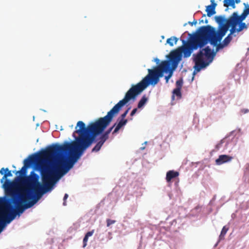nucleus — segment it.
<instances>
[{
	"instance_id": "nucleus-2",
	"label": "nucleus",
	"mask_w": 249,
	"mask_h": 249,
	"mask_svg": "<svg viewBox=\"0 0 249 249\" xmlns=\"http://www.w3.org/2000/svg\"><path fill=\"white\" fill-rule=\"evenodd\" d=\"M119 111L110 110L106 116L91 122L87 127L83 122L78 121L74 132L78 134V137L71 142L53 145L42 154L63 177L73 167L84 151L95 141L96 136L105 129Z\"/></svg>"
},
{
	"instance_id": "nucleus-41",
	"label": "nucleus",
	"mask_w": 249,
	"mask_h": 249,
	"mask_svg": "<svg viewBox=\"0 0 249 249\" xmlns=\"http://www.w3.org/2000/svg\"><path fill=\"white\" fill-rule=\"evenodd\" d=\"M35 116H33V120L35 121Z\"/></svg>"
},
{
	"instance_id": "nucleus-19",
	"label": "nucleus",
	"mask_w": 249,
	"mask_h": 249,
	"mask_svg": "<svg viewBox=\"0 0 249 249\" xmlns=\"http://www.w3.org/2000/svg\"><path fill=\"white\" fill-rule=\"evenodd\" d=\"M228 229L226 227V226L223 227L222 231L221 232V233L219 235V239H222L224 235L226 234V232L228 231Z\"/></svg>"
},
{
	"instance_id": "nucleus-11",
	"label": "nucleus",
	"mask_w": 249,
	"mask_h": 249,
	"mask_svg": "<svg viewBox=\"0 0 249 249\" xmlns=\"http://www.w3.org/2000/svg\"><path fill=\"white\" fill-rule=\"evenodd\" d=\"M127 122V119H119L118 123L116 124V126L113 132V133H117L120 129L124 126ZM116 124L114 125V126Z\"/></svg>"
},
{
	"instance_id": "nucleus-16",
	"label": "nucleus",
	"mask_w": 249,
	"mask_h": 249,
	"mask_svg": "<svg viewBox=\"0 0 249 249\" xmlns=\"http://www.w3.org/2000/svg\"><path fill=\"white\" fill-rule=\"evenodd\" d=\"M224 6L226 7H228L229 6H231L233 9L235 8L236 7L234 0H224Z\"/></svg>"
},
{
	"instance_id": "nucleus-39",
	"label": "nucleus",
	"mask_w": 249,
	"mask_h": 249,
	"mask_svg": "<svg viewBox=\"0 0 249 249\" xmlns=\"http://www.w3.org/2000/svg\"><path fill=\"white\" fill-rule=\"evenodd\" d=\"M156 61L157 62H159V60L158 58H156Z\"/></svg>"
},
{
	"instance_id": "nucleus-40",
	"label": "nucleus",
	"mask_w": 249,
	"mask_h": 249,
	"mask_svg": "<svg viewBox=\"0 0 249 249\" xmlns=\"http://www.w3.org/2000/svg\"><path fill=\"white\" fill-rule=\"evenodd\" d=\"M60 130H63V128H62V126L60 127Z\"/></svg>"
},
{
	"instance_id": "nucleus-34",
	"label": "nucleus",
	"mask_w": 249,
	"mask_h": 249,
	"mask_svg": "<svg viewBox=\"0 0 249 249\" xmlns=\"http://www.w3.org/2000/svg\"><path fill=\"white\" fill-rule=\"evenodd\" d=\"M147 142L145 141V142H144V143H143L142 144V145H146V144H147Z\"/></svg>"
},
{
	"instance_id": "nucleus-42",
	"label": "nucleus",
	"mask_w": 249,
	"mask_h": 249,
	"mask_svg": "<svg viewBox=\"0 0 249 249\" xmlns=\"http://www.w3.org/2000/svg\"><path fill=\"white\" fill-rule=\"evenodd\" d=\"M205 16H206V15L205 14L203 15V17H205Z\"/></svg>"
},
{
	"instance_id": "nucleus-6",
	"label": "nucleus",
	"mask_w": 249,
	"mask_h": 249,
	"mask_svg": "<svg viewBox=\"0 0 249 249\" xmlns=\"http://www.w3.org/2000/svg\"><path fill=\"white\" fill-rule=\"evenodd\" d=\"M214 54L209 47L200 50L197 54H193V60L195 62L194 68L195 71L199 72L202 69L206 67L212 62Z\"/></svg>"
},
{
	"instance_id": "nucleus-17",
	"label": "nucleus",
	"mask_w": 249,
	"mask_h": 249,
	"mask_svg": "<svg viewBox=\"0 0 249 249\" xmlns=\"http://www.w3.org/2000/svg\"><path fill=\"white\" fill-rule=\"evenodd\" d=\"M178 41V38L175 36H172L170 38H169L167 39L166 42L168 43L170 46H173L174 43L176 44H177Z\"/></svg>"
},
{
	"instance_id": "nucleus-18",
	"label": "nucleus",
	"mask_w": 249,
	"mask_h": 249,
	"mask_svg": "<svg viewBox=\"0 0 249 249\" xmlns=\"http://www.w3.org/2000/svg\"><path fill=\"white\" fill-rule=\"evenodd\" d=\"M103 144V142L99 141L95 145V146L92 149V151L97 152L99 151Z\"/></svg>"
},
{
	"instance_id": "nucleus-35",
	"label": "nucleus",
	"mask_w": 249,
	"mask_h": 249,
	"mask_svg": "<svg viewBox=\"0 0 249 249\" xmlns=\"http://www.w3.org/2000/svg\"><path fill=\"white\" fill-rule=\"evenodd\" d=\"M199 22L200 23H203V19H200L199 20Z\"/></svg>"
},
{
	"instance_id": "nucleus-9",
	"label": "nucleus",
	"mask_w": 249,
	"mask_h": 249,
	"mask_svg": "<svg viewBox=\"0 0 249 249\" xmlns=\"http://www.w3.org/2000/svg\"><path fill=\"white\" fill-rule=\"evenodd\" d=\"M211 4L206 6V11L208 17H211L215 14L216 12L215 10L217 4L214 2V0H211Z\"/></svg>"
},
{
	"instance_id": "nucleus-38",
	"label": "nucleus",
	"mask_w": 249,
	"mask_h": 249,
	"mask_svg": "<svg viewBox=\"0 0 249 249\" xmlns=\"http://www.w3.org/2000/svg\"><path fill=\"white\" fill-rule=\"evenodd\" d=\"M205 23H208V20L206 19L205 21Z\"/></svg>"
},
{
	"instance_id": "nucleus-29",
	"label": "nucleus",
	"mask_w": 249,
	"mask_h": 249,
	"mask_svg": "<svg viewBox=\"0 0 249 249\" xmlns=\"http://www.w3.org/2000/svg\"><path fill=\"white\" fill-rule=\"evenodd\" d=\"M189 23L191 25H192V26H193V25H196V24L197 23V20H196V19H194V21H193L192 22H189Z\"/></svg>"
},
{
	"instance_id": "nucleus-4",
	"label": "nucleus",
	"mask_w": 249,
	"mask_h": 249,
	"mask_svg": "<svg viewBox=\"0 0 249 249\" xmlns=\"http://www.w3.org/2000/svg\"><path fill=\"white\" fill-rule=\"evenodd\" d=\"M213 31V27L210 25L202 26L188 42L183 40V46L179 48V51L183 53L184 57L190 56L194 50L204 47L209 42L212 45L216 44Z\"/></svg>"
},
{
	"instance_id": "nucleus-28",
	"label": "nucleus",
	"mask_w": 249,
	"mask_h": 249,
	"mask_svg": "<svg viewBox=\"0 0 249 249\" xmlns=\"http://www.w3.org/2000/svg\"><path fill=\"white\" fill-rule=\"evenodd\" d=\"M128 111V110H126L125 112L122 115L121 118L120 119H124V118H125V117L126 116V114H127Z\"/></svg>"
},
{
	"instance_id": "nucleus-25",
	"label": "nucleus",
	"mask_w": 249,
	"mask_h": 249,
	"mask_svg": "<svg viewBox=\"0 0 249 249\" xmlns=\"http://www.w3.org/2000/svg\"><path fill=\"white\" fill-rule=\"evenodd\" d=\"M88 237H87L86 236H85V237L84 238V239H83V247H85L87 245V242H88Z\"/></svg>"
},
{
	"instance_id": "nucleus-1",
	"label": "nucleus",
	"mask_w": 249,
	"mask_h": 249,
	"mask_svg": "<svg viewBox=\"0 0 249 249\" xmlns=\"http://www.w3.org/2000/svg\"><path fill=\"white\" fill-rule=\"evenodd\" d=\"M42 183L39 182V176L34 175L23 178L19 186L14 181H9L12 176L8 168H2L0 174L2 188L6 195L0 197V233L7 225L24 211L34 206L45 193L51 191L62 177L42 154L41 160Z\"/></svg>"
},
{
	"instance_id": "nucleus-27",
	"label": "nucleus",
	"mask_w": 249,
	"mask_h": 249,
	"mask_svg": "<svg viewBox=\"0 0 249 249\" xmlns=\"http://www.w3.org/2000/svg\"><path fill=\"white\" fill-rule=\"evenodd\" d=\"M68 195L67 194H66L65 195L64 198H63L64 202H63V204L64 206L66 205V200L68 198Z\"/></svg>"
},
{
	"instance_id": "nucleus-3",
	"label": "nucleus",
	"mask_w": 249,
	"mask_h": 249,
	"mask_svg": "<svg viewBox=\"0 0 249 249\" xmlns=\"http://www.w3.org/2000/svg\"><path fill=\"white\" fill-rule=\"evenodd\" d=\"M171 64L168 60H164L153 70L148 69V74L142 80L136 85H132L131 88L125 93L123 99L120 100L111 109H121L125 107L126 109H131L132 105L135 102L137 96L140 95L149 84L155 85L159 81L160 77L163 75V72L169 71V74L165 76L166 81L167 83L169 79L172 75V71L171 70Z\"/></svg>"
},
{
	"instance_id": "nucleus-22",
	"label": "nucleus",
	"mask_w": 249,
	"mask_h": 249,
	"mask_svg": "<svg viewBox=\"0 0 249 249\" xmlns=\"http://www.w3.org/2000/svg\"><path fill=\"white\" fill-rule=\"evenodd\" d=\"M108 135H107V133H105L100 138V142H102L103 143L105 142V141L108 139Z\"/></svg>"
},
{
	"instance_id": "nucleus-23",
	"label": "nucleus",
	"mask_w": 249,
	"mask_h": 249,
	"mask_svg": "<svg viewBox=\"0 0 249 249\" xmlns=\"http://www.w3.org/2000/svg\"><path fill=\"white\" fill-rule=\"evenodd\" d=\"M182 84L183 81L181 79L177 81L176 83V88H179V89H181L182 86Z\"/></svg>"
},
{
	"instance_id": "nucleus-5",
	"label": "nucleus",
	"mask_w": 249,
	"mask_h": 249,
	"mask_svg": "<svg viewBox=\"0 0 249 249\" xmlns=\"http://www.w3.org/2000/svg\"><path fill=\"white\" fill-rule=\"evenodd\" d=\"M240 16L237 12L233 13L228 18L227 24H224L216 30L213 27V32L214 36L217 42L222 40L227 33L230 27L232 28L234 26L235 33H239L244 29H247L248 25L245 22H243L244 19H240Z\"/></svg>"
},
{
	"instance_id": "nucleus-26",
	"label": "nucleus",
	"mask_w": 249,
	"mask_h": 249,
	"mask_svg": "<svg viewBox=\"0 0 249 249\" xmlns=\"http://www.w3.org/2000/svg\"><path fill=\"white\" fill-rule=\"evenodd\" d=\"M93 233H94L93 231H89L87 233V234H86L85 236H86L87 237H88L89 238V237L93 235Z\"/></svg>"
},
{
	"instance_id": "nucleus-7",
	"label": "nucleus",
	"mask_w": 249,
	"mask_h": 249,
	"mask_svg": "<svg viewBox=\"0 0 249 249\" xmlns=\"http://www.w3.org/2000/svg\"><path fill=\"white\" fill-rule=\"evenodd\" d=\"M35 159V156L33 155L29 156L27 158L24 160V166L22 167L21 170L19 171L21 174H26L27 173L26 167L28 166Z\"/></svg>"
},
{
	"instance_id": "nucleus-43",
	"label": "nucleus",
	"mask_w": 249,
	"mask_h": 249,
	"mask_svg": "<svg viewBox=\"0 0 249 249\" xmlns=\"http://www.w3.org/2000/svg\"><path fill=\"white\" fill-rule=\"evenodd\" d=\"M55 126H56V128H57V125H55Z\"/></svg>"
},
{
	"instance_id": "nucleus-20",
	"label": "nucleus",
	"mask_w": 249,
	"mask_h": 249,
	"mask_svg": "<svg viewBox=\"0 0 249 249\" xmlns=\"http://www.w3.org/2000/svg\"><path fill=\"white\" fill-rule=\"evenodd\" d=\"M181 89H179V88H176L173 90V93L174 94L176 95L177 97L179 98H181V93L180 91Z\"/></svg>"
},
{
	"instance_id": "nucleus-10",
	"label": "nucleus",
	"mask_w": 249,
	"mask_h": 249,
	"mask_svg": "<svg viewBox=\"0 0 249 249\" xmlns=\"http://www.w3.org/2000/svg\"><path fill=\"white\" fill-rule=\"evenodd\" d=\"M230 34L228 35L227 37H226L223 41V42L226 45L228 46L229 44L231 42L232 39V36H236L235 30L234 28V26H233L232 28H231L230 30Z\"/></svg>"
},
{
	"instance_id": "nucleus-31",
	"label": "nucleus",
	"mask_w": 249,
	"mask_h": 249,
	"mask_svg": "<svg viewBox=\"0 0 249 249\" xmlns=\"http://www.w3.org/2000/svg\"><path fill=\"white\" fill-rule=\"evenodd\" d=\"M136 111H137V110H133L132 111L131 113V116L134 115L135 114Z\"/></svg>"
},
{
	"instance_id": "nucleus-36",
	"label": "nucleus",
	"mask_w": 249,
	"mask_h": 249,
	"mask_svg": "<svg viewBox=\"0 0 249 249\" xmlns=\"http://www.w3.org/2000/svg\"><path fill=\"white\" fill-rule=\"evenodd\" d=\"M248 112V110H245L244 111V113H247Z\"/></svg>"
},
{
	"instance_id": "nucleus-13",
	"label": "nucleus",
	"mask_w": 249,
	"mask_h": 249,
	"mask_svg": "<svg viewBox=\"0 0 249 249\" xmlns=\"http://www.w3.org/2000/svg\"><path fill=\"white\" fill-rule=\"evenodd\" d=\"M214 18L216 22L219 24L218 29L221 26V25L224 24H227V20H228V18L226 19L225 17L222 16H215Z\"/></svg>"
},
{
	"instance_id": "nucleus-44",
	"label": "nucleus",
	"mask_w": 249,
	"mask_h": 249,
	"mask_svg": "<svg viewBox=\"0 0 249 249\" xmlns=\"http://www.w3.org/2000/svg\"><path fill=\"white\" fill-rule=\"evenodd\" d=\"M249 12V9L248 10V11H247V12Z\"/></svg>"
},
{
	"instance_id": "nucleus-33",
	"label": "nucleus",
	"mask_w": 249,
	"mask_h": 249,
	"mask_svg": "<svg viewBox=\"0 0 249 249\" xmlns=\"http://www.w3.org/2000/svg\"><path fill=\"white\" fill-rule=\"evenodd\" d=\"M234 2L235 3H238L240 2V0H235Z\"/></svg>"
},
{
	"instance_id": "nucleus-21",
	"label": "nucleus",
	"mask_w": 249,
	"mask_h": 249,
	"mask_svg": "<svg viewBox=\"0 0 249 249\" xmlns=\"http://www.w3.org/2000/svg\"><path fill=\"white\" fill-rule=\"evenodd\" d=\"M221 41V40L220 41H219V42H220ZM218 42L215 45H213L214 46H216V51H218L220 49H223L224 47L225 46H227L226 45H225V44L222 42V43H218Z\"/></svg>"
},
{
	"instance_id": "nucleus-37",
	"label": "nucleus",
	"mask_w": 249,
	"mask_h": 249,
	"mask_svg": "<svg viewBox=\"0 0 249 249\" xmlns=\"http://www.w3.org/2000/svg\"><path fill=\"white\" fill-rule=\"evenodd\" d=\"M39 124L38 123H37L36 124V127L39 126Z\"/></svg>"
},
{
	"instance_id": "nucleus-8",
	"label": "nucleus",
	"mask_w": 249,
	"mask_h": 249,
	"mask_svg": "<svg viewBox=\"0 0 249 249\" xmlns=\"http://www.w3.org/2000/svg\"><path fill=\"white\" fill-rule=\"evenodd\" d=\"M232 157L226 155H221L215 160L216 165H220L225 163L231 161Z\"/></svg>"
},
{
	"instance_id": "nucleus-30",
	"label": "nucleus",
	"mask_w": 249,
	"mask_h": 249,
	"mask_svg": "<svg viewBox=\"0 0 249 249\" xmlns=\"http://www.w3.org/2000/svg\"><path fill=\"white\" fill-rule=\"evenodd\" d=\"M113 127H111L109 129H108L107 132H106V133H107V135H109V134L110 133L111 131L112 130Z\"/></svg>"
},
{
	"instance_id": "nucleus-32",
	"label": "nucleus",
	"mask_w": 249,
	"mask_h": 249,
	"mask_svg": "<svg viewBox=\"0 0 249 249\" xmlns=\"http://www.w3.org/2000/svg\"><path fill=\"white\" fill-rule=\"evenodd\" d=\"M145 147L144 146H142L141 148H140V149L142 150H143L144 149H145Z\"/></svg>"
},
{
	"instance_id": "nucleus-15",
	"label": "nucleus",
	"mask_w": 249,
	"mask_h": 249,
	"mask_svg": "<svg viewBox=\"0 0 249 249\" xmlns=\"http://www.w3.org/2000/svg\"><path fill=\"white\" fill-rule=\"evenodd\" d=\"M243 5L245 6V8L243 10V11L241 15H240V19H245L248 15H249V12H247V11L249 9V4H246V3H244Z\"/></svg>"
},
{
	"instance_id": "nucleus-24",
	"label": "nucleus",
	"mask_w": 249,
	"mask_h": 249,
	"mask_svg": "<svg viewBox=\"0 0 249 249\" xmlns=\"http://www.w3.org/2000/svg\"><path fill=\"white\" fill-rule=\"evenodd\" d=\"M115 221L114 220H111V219H107V226L109 227L111 225L115 223Z\"/></svg>"
},
{
	"instance_id": "nucleus-12",
	"label": "nucleus",
	"mask_w": 249,
	"mask_h": 249,
	"mask_svg": "<svg viewBox=\"0 0 249 249\" xmlns=\"http://www.w3.org/2000/svg\"><path fill=\"white\" fill-rule=\"evenodd\" d=\"M179 175L178 172L175 171L174 170H170L167 172L166 176V180L169 182L173 178L177 177Z\"/></svg>"
},
{
	"instance_id": "nucleus-14",
	"label": "nucleus",
	"mask_w": 249,
	"mask_h": 249,
	"mask_svg": "<svg viewBox=\"0 0 249 249\" xmlns=\"http://www.w3.org/2000/svg\"><path fill=\"white\" fill-rule=\"evenodd\" d=\"M148 101V98L145 95H144L139 101L137 107L141 108L144 107Z\"/></svg>"
}]
</instances>
